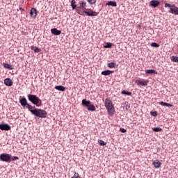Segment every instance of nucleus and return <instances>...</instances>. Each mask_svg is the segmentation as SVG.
I'll use <instances>...</instances> for the list:
<instances>
[{
    "mask_svg": "<svg viewBox=\"0 0 178 178\" xmlns=\"http://www.w3.org/2000/svg\"><path fill=\"white\" fill-rule=\"evenodd\" d=\"M79 3V7H77V9H81L83 10L82 13H85L87 16H98V13L91 10L90 8H86L87 6V3L86 1H80Z\"/></svg>",
    "mask_w": 178,
    "mask_h": 178,
    "instance_id": "f257e3e1",
    "label": "nucleus"
},
{
    "mask_svg": "<svg viewBox=\"0 0 178 178\" xmlns=\"http://www.w3.org/2000/svg\"><path fill=\"white\" fill-rule=\"evenodd\" d=\"M105 106L107 109L108 113V115H110V116H112V115L115 114V107L113 106V103H112V101H111V99L106 98L105 99Z\"/></svg>",
    "mask_w": 178,
    "mask_h": 178,
    "instance_id": "f03ea898",
    "label": "nucleus"
},
{
    "mask_svg": "<svg viewBox=\"0 0 178 178\" xmlns=\"http://www.w3.org/2000/svg\"><path fill=\"white\" fill-rule=\"evenodd\" d=\"M31 112L38 118H41L42 119L47 118V113L44 110L35 108L34 110H31Z\"/></svg>",
    "mask_w": 178,
    "mask_h": 178,
    "instance_id": "7ed1b4c3",
    "label": "nucleus"
},
{
    "mask_svg": "<svg viewBox=\"0 0 178 178\" xmlns=\"http://www.w3.org/2000/svg\"><path fill=\"white\" fill-rule=\"evenodd\" d=\"M28 99L36 106H40V104L42 102L41 99L34 95H28Z\"/></svg>",
    "mask_w": 178,
    "mask_h": 178,
    "instance_id": "20e7f679",
    "label": "nucleus"
},
{
    "mask_svg": "<svg viewBox=\"0 0 178 178\" xmlns=\"http://www.w3.org/2000/svg\"><path fill=\"white\" fill-rule=\"evenodd\" d=\"M19 104L22 105V106H23L24 108L29 109L30 112H31V111H34L33 109V108H35V107H33V106L27 103V99H26L25 97H23L19 99Z\"/></svg>",
    "mask_w": 178,
    "mask_h": 178,
    "instance_id": "39448f33",
    "label": "nucleus"
},
{
    "mask_svg": "<svg viewBox=\"0 0 178 178\" xmlns=\"http://www.w3.org/2000/svg\"><path fill=\"white\" fill-rule=\"evenodd\" d=\"M165 8H170L169 13H172V15H178V7L176 6L175 4L170 3H165Z\"/></svg>",
    "mask_w": 178,
    "mask_h": 178,
    "instance_id": "423d86ee",
    "label": "nucleus"
},
{
    "mask_svg": "<svg viewBox=\"0 0 178 178\" xmlns=\"http://www.w3.org/2000/svg\"><path fill=\"white\" fill-rule=\"evenodd\" d=\"M0 161L2 162L10 163L12 162V155L6 153L0 154Z\"/></svg>",
    "mask_w": 178,
    "mask_h": 178,
    "instance_id": "0eeeda50",
    "label": "nucleus"
},
{
    "mask_svg": "<svg viewBox=\"0 0 178 178\" xmlns=\"http://www.w3.org/2000/svg\"><path fill=\"white\" fill-rule=\"evenodd\" d=\"M82 104L87 106L88 111H90L91 112H94L95 111V106H94V104H91V102L87 101L86 99L82 100Z\"/></svg>",
    "mask_w": 178,
    "mask_h": 178,
    "instance_id": "6e6552de",
    "label": "nucleus"
},
{
    "mask_svg": "<svg viewBox=\"0 0 178 178\" xmlns=\"http://www.w3.org/2000/svg\"><path fill=\"white\" fill-rule=\"evenodd\" d=\"M135 83H136V84H137V86H142L143 87H145L148 84V81H147V80L145 81L144 79H143L142 81L136 79L135 81Z\"/></svg>",
    "mask_w": 178,
    "mask_h": 178,
    "instance_id": "1a4fd4ad",
    "label": "nucleus"
},
{
    "mask_svg": "<svg viewBox=\"0 0 178 178\" xmlns=\"http://www.w3.org/2000/svg\"><path fill=\"white\" fill-rule=\"evenodd\" d=\"M11 127L8 124H0V130H5L6 131H9Z\"/></svg>",
    "mask_w": 178,
    "mask_h": 178,
    "instance_id": "9d476101",
    "label": "nucleus"
},
{
    "mask_svg": "<svg viewBox=\"0 0 178 178\" xmlns=\"http://www.w3.org/2000/svg\"><path fill=\"white\" fill-rule=\"evenodd\" d=\"M161 4V2L158 0H152L150 1L149 5L152 6V8H158L159 5Z\"/></svg>",
    "mask_w": 178,
    "mask_h": 178,
    "instance_id": "9b49d317",
    "label": "nucleus"
},
{
    "mask_svg": "<svg viewBox=\"0 0 178 178\" xmlns=\"http://www.w3.org/2000/svg\"><path fill=\"white\" fill-rule=\"evenodd\" d=\"M31 17L35 19L37 17V9L32 8L30 11Z\"/></svg>",
    "mask_w": 178,
    "mask_h": 178,
    "instance_id": "f8f14e48",
    "label": "nucleus"
},
{
    "mask_svg": "<svg viewBox=\"0 0 178 178\" xmlns=\"http://www.w3.org/2000/svg\"><path fill=\"white\" fill-rule=\"evenodd\" d=\"M51 33H52L54 35H60V34H62V31L58 30L56 28L51 29Z\"/></svg>",
    "mask_w": 178,
    "mask_h": 178,
    "instance_id": "ddd939ff",
    "label": "nucleus"
},
{
    "mask_svg": "<svg viewBox=\"0 0 178 178\" xmlns=\"http://www.w3.org/2000/svg\"><path fill=\"white\" fill-rule=\"evenodd\" d=\"M4 83L8 87H12V86H13V81H12V80L9 78H7L4 80Z\"/></svg>",
    "mask_w": 178,
    "mask_h": 178,
    "instance_id": "4468645a",
    "label": "nucleus"
},
{
    "mask_svg": "<svg viewBox=\"0 0 178 178\" xmlns=\"http://www.w3.org/2000/svg\"><path fill=\"white\" fill-rule=\"evenodd\" d=\"M153 165H154V168H156V169H158V168H159L161 165H162V163H161V161H159V160H156L153 162Z\"/></svg>",
    "mask_w": 178,
    "mask_h": 178,
    "instance_id": "2eb2a0df",
    "label": "nucleus"
},
{
    "mask_svg": "<svg viewBox=\"0 0 178 178\" xmlns=\"http://www.w3.org/2000/svg\"><path fill=\"white\" fill-rule=\"evenodd\" d=\"M146 74H158V72L155 70H145Z\"/></svg>",
    "mask_w": 178,
    "mask_h": 178,
    "instance_id": "dca6fc26",
    "label": "nucleus"
},
{
    "mask_svg": "<svg viewBox=\"0 0 178 178\" xmlns=\"http://www.w3.org/2000/svg\"><path fill=\"white\" fill-rule=\"evenodd\" d=\"M111 73H113V71L105 70L102 72V74L103 76H109V74H111Z\"/></svg>",
    "mask_w": 178,
    "mask_h": 178,
    "instance_id": "f3484780",
    "label": "nucleus"
},
{
    "mask_svg": "<svg viewBox=\"0 0 178 178\" xmlns=\"http://www.w3.org/2000/svg\"><path fill=\"white\" fill-rule=\"evenodd\" d=\"M106 5L108 6H113V7H116L118 6V4L116 3V1H108Z\"/></svg>",
    "mask_w": 178,
    "mask_h": 178,
    "instance_id": "a211bd4d",
    "label": "nucleus"
},
{
    "mask_svg": "<svg viewBox=\"0 0 178 178\" xmlns=\"http://www.w3.org/2000/svg\"><path fill=\"white\" fill-rule=\"evenodd\" d=\"M31 49L36 53L41 52V49L35 46H31Z\"/></svg>",
    "mask_w": 178,
    "mask_h": 178,
    "instance_id": "6ab92c4d",
    "label": "nucleus"
},
{
    "mask_svg": "<svg viewBox=\"0 0 178 178\" xmlns=\"http://www.w3.org/2000/svg\"><path fill=\"white\" fill-rule=\"evenodd\" d=\"M55 90H58V91H65V90H66V88L62 86H55Z\"/></svg>",
    "mask_w": 178,
    "mask_h": 178,
    "instance_id": "aec40b11",
    "label": "nucleus"
},
{
    "mask_svg": "<svg viewBox=\"0 0 178 178\" xmlns=\"http://www.w3.org/2000/svg\"><path fill=\"white\" fill-rule=\"evenodd\" d=\"M159 105H161V106H173L172 104H170L169 103L163 102H160Z\"/></svg>",
    "mask_w": 178,
    "mask_h": 178,
    "instance_id": "412c9836",
    "label": "nucleus"
},
{
    "mask_svg": "<svg viewBox=\"0 0 178 178\" xmlns=\"http://www.w3.org/2000/svg\"><path fill=\"white\" fill-rule=\"evenodd\" d=\"M3 65L4 66L5 69H10V70H12L13 69V67H12V65L8 63H3Z\"/></svg>",
    "mask_w": 178,
    "mask_h": 178,
    "instance_id": "4be33fe9",
    "label": "nucleus"
},
{
    "mask_svg": "<svg viewBox=\"0 0 178 178\" xmlns=\"http://www.w3.org/2000/svg\"><path fill=\"white\" fill-rule=\"evenodd\" d=\"M71 7L73 10L76 9L77 8V5H76V0H72L71 1Z\"/></svg>",
    "mask_w": 178,
    "mask_h": 178,
    "instance_id": "5701e85b",
    "label": "nucleus"
},
{
    "mask_svg": "<svg viewBox=\"0 0 178 178\" xmlns=\"http://www.w3.org/2000/svg\"><path fill=\"white\" fill-rule=\"evenodd\" d=\"M107 66H108V67H109L110 69H113V68H115V66H116V63H108L107 64Z\"/></svg>",
    "mask_w": 178,
    "mask_h": 178,
    "instance_id": "b1692460",
    "label": "nucleus"
},
{
    "mask_svg": "<svg viewBox=\"0 0 178 178\" xmlns=\"http://www.w3.org/2000/svg\"><path fill=\"white\" fill-rule=\"evenodd\" d=\"M170 59H171L172 62H175L176 63H178V57L177 56H172L170 57Z\"/></svg>",
    "mask_w": 178,
    "mask_h": 178,
    "instance_id": "393cba45",
    "label": "nucleus"
},
{
    "mask_svg": "<svg viewBox=\"0 0 178 178\" xmlns=\"http://www.w3.org/2000/svg\"><path fill=\"white\" fill-rule=\"evenodd\" d=\"M151 47H153L154 48H159V44L156 42L151 43Z\"/></svg>",
    "mask_w": 178,
    "mask_h": 178,
    "instance_id": "a878e982",
    "label": "nucleus"
},
{
    "mask_svg": "<svg viewBox=\"0 0 178 178\" xmlns=\"http://www.w3.org/2000/svg\"><path fill=\"white\" fill-rule=\"evenodd\" d=\"M88 2L90 5H95V3H97V0H88Z\"/></svg>",
    "mask_w": 178,
    "mask_h": 178,
    "instance_id": "bb28decb",
    "label": "nucleus"
},
{
    "mask_svg": "<svg viewBox=\"0 0 178 178\" xmlns=\"http://www.w3.org/2000/svg\"><path fill=\"white\" fill-rule=\"evenodd\" d=\"M121 94H124L125 95H131V92H126V90H122L121 92Z\"/></svg>",
    "mask_w": 178,
    "mask_h": 178,
    "instance_id": "cd10ccee",
    "label": "nucleus"
},
{
    "mask_svg": "<svg viewBox=\"0 0 178 178\" xmlns=\"http://www.w3.org/2000/svg\"><path fill=\"white\" fill-rule=\"evenodd\" d=\"M104 48H112V43L111 42L106 43V45H104Z\"/></svg>",
    "mask_w": 178,
    "mask_h": 178,
    "instance_id": "c85d7f7f",
    "label": "nucleus"
},
{
    "mask_svg": "<svg viewBox=\"0 0 178 178\" xmlns=\"http://www.w3.org/2000/svg\"><path fill=\"white\" fill-rule=\"evenodd\" d=\"M153 131H156V133H158L159 131H162V129L159 127H155L153 128Z\"/></svg>",
    "mask_w": 178,
    "mask_h": 178,
    "instance_id": "c756f323",
    "label": "nucleus"
},
{
    "mask_svg": "<svg viewBox=\"0 0 178 178\" xmlns=\"http://www.w3.org/2000/svg\"><path fill=\"white\" fill-rule=\"evenodd\" d=\"M99 144L100 145H102V146L106 145V143H105V142H104V140H99Z\"/></svg>",
    "mask_w": 178,
    "mask_h": 178,
    "instance_id": "7c9ffc66",
    "label": "nucleus"
},
{
    "mask_svg": "<svg viewBox=\"0 0 178 178\" xmlns=\"http://www.w3.org/2000/svg\"><path fill=\"white\" fill-rule=\"evenodd\" d=\"M11 160L12 161H17L19 160V157L18 156H11Z\"/></svg>",
    "mask_w": 178,
    "mask_h": 178,
    "instance_id": "2f4dec72",
    "label": "nucleus"
},
{
    "mask_svg": "<svg viewBox=\"0 0 178 178\" xmlns=\"http://www.w3.org/2000/svg\"><path fill=\"white\" fill-rule=\"evenodd\" d=\"M151 115H152V116H158V112H156V111H154V112H151Z\"/></svg>",
    "mask_w": 178,
    "mask_h": 178,
    "instance_id": "473e14b6",
    "label": "nucleus"
},
{
    "mask_svg": "<svg viewBox=\"0 0 178 178\" xmlns=\"http://www.w3.org/2000/svg\"><path fill=\"white\" fill-rule=\"evenodd\" d=\"M80 177H79V173H76L74 172V175L73 177H72V178H79Z\"/></svg>",
    "mask_w": 178,
    "mask_h": 178,
    "instance_id": "72a5a7b5",
    "label": "nucleus"
},
{
    "mask_svg": "<svg viewBox=\"0 0 178 178\" xmlns=\"http://www.w3.org/2000/svg\"><path fill=\"white\" fill-rule=\"evenodd\" d=\"M120 131H121V133H126V131H127L124 128H120Z\"/></svg>",
    "mask_w": 178,
    "mask_h": 178,
    "instance_id": "f704fd0d",
    "label": "nucleus"
},
{
    "mask_svg": "<svg viewBox=\"0 0 178 178\" xmlns=\"http://www.w3.org/2000/svg\"><path fill=\"white\" fill-rule=\"evenodd\" d=\"M19 10H22V12H24V9L23 8L19 7Z\"/></svg>",
    "mask_w": 178,
    "mask_h": 178,
    "instance_id": "c9c22d12",
    "label": "nucleus"
},
{
    "mask_svg": "<svg viewBox=\"0 0 178 178\" xmlns=\"http://www.w3.org/2000/svg\"><path fill=\"white\" fill-rule=\"evenodd\" d=\"M78 15H81V16H83V14L81 13H80V11L77 12Z\"/></svg>",
    "mask_w": 178,
    "mask_h": 178,
    "instance_id": "e433bc0d",
    "label": "nucleus"
}]
</instances>
